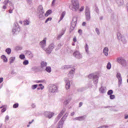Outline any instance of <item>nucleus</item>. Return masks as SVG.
I'll use <instances>...</instances> for the list:
<instances>
[{
    "instance_id": "1",
    "label": "nucleus",
    "mask_w": 128,
    "mask_h": 128,
    "mask_svg": "<svg viewBox=\"0 0 128 128\" xmlns=\"http://www.w3.org/2000/svg\"><path fill=\"white\" fill-rule=\"evenodd\" d=\"M72 10L73 12H76L80 8V4L78 0H72Z\"/></svg>"
},
{
    "instance_id": "2",
    "label": "nucleus",
    "mask_w": 128,
    "mask_h": 128,
    "mask_svg": "<svg viewBox=\"0 0 128 128\" xmlns=\"http://www.w3.org/2000/svg\"><path fill=\"white\" fill-rule=\"evenodd\" d=\"M117 62L120 64L122 66L123 68H126V66L128 63L126 62V60H125L122 57H119L117 58Z\"/></svg>"
},
{
    "instance_id": "3",
    "label": "nucleus",
    "mask_w": 128,
    "mask_h": 128,
    "mask_svg": "<svg viewBox=\"0 0 128 128\" xmlns=\"http://www.w3.org/2000/svg\"><path fill=\"white\" fill-rule=\"evenodd\" d=\"M76 22H78V18L74 17L71 22L70 30V32H72L74 30V28H76Z\"/></svg>"
},
{
    "instance_id": "4",
    "label": "nucleus",
    "mask_w": 128,
    "mask_h": 128,
    "mask_svg": "<svg viewBox=\"0 0 128 128\" xmlns=\"http://www.w3.org/2000/svg\"><path fill=\"white\" fill-rule=\"evenodd\" d=\"M55 48L54 44H50L47 48H46L44 51L46 52V54H50L52 53V52L54 50V49Z\"/></svg>"
},
{
    "instance_id": "5",
    "label": "nucleus",
    "mask_w": 128,
    "mask_h": 128,
    "mask_svg": "<svg viewBox=\"0 0 128 128\" xmlns=\"http://www.w3.org/2000/svg\"><path fill=\"white\" fill-rule=\"evenodd\" d=\"M85 16L86 20H90V8L88 6L86 8Z\"/></svg>"
},
{
    "instance_id": "6",
    "label": "nucleus",
    "mask_w": 128,
    "mask_h": 128,
    "mask_svg": "<svg viewBox=\"0 0 128 128\" xmlns=\"http://www.w3.org/2000/svg\"><path fill=\"white\" fill-rule=\"evenodd\" d=\"M49 92H58V87L56 86L54 84H51L48 86Z\"/></svg>"
},
{
    "instance_id": "7",
    "label": "nucleus",
    "mask_w": 128,
    "mask_h": 128,
    "mask_svg": "<svg viewBox=\"0 0 128 128\" xmlns=\"http://www.w3.org/2000/svg\"><path fill=\"white\" fill-rule=\"evenodd\" d=\"M40 44L44 50H45L46 46V38H44V39L40 42Z\"/></svg>"
},
{
    "instance_id": "8",
    "label": "nucleus",
    "mask_w": 128,
    "mask_h": 128,
    "mask_svg": "<svg viewBox=\"0 0 128 128\" xmlns=\"http://www.w3.org/2000/svg\"><path fill=\"white\" fill-rule=\"evenodd\" d=\"M74 56L76 58H78L80 60V58H82V55L80 52L76 50L73 54Z\"/></svg>"
},
{
    "instance_id": "9",
    "label": "nucleus",
    "mask_w": 128,
    "mask_h": 128,
    "mask_svg": "<svg viewBox=\"0 0 128 128\" xmlns=\"http://www.w3.org/2000/svg\"><path fill=\"white\" fill-rule=\"evenodd\" d=\"M64 82H66V90L70 89V80H68V78H64Z\"/></svg>"
},
{
    "instance_id": "10",
    "label": "nucleus",
    "mask_w": 128,
    "mask_h": 128,
    "mask_svg": "<svg viewBox=\"0 0 128 128\" xmlns=\"http://www.w3.org/2000/svg\"><path fill=\"white\" fill-rule=\"evenodd\" d=\"M116 76L117 78H118V86H120L122 82V75L120 74V73H117Z\"/></svg>"
},
{
    "instance_id": "11",
    "label": "nucleus",
    "mask_w": 128,
    "mask_h": 128,
    "mask_svg": "<svg viewBox=\"0 0 128 128\" xmlns=\"http://www.w3.org/2000/svg\"><path fill=\"white\" fill-rule=\"evenodd\" d=\"M44 115L48 118H52V116H54V113L49 112H46L44 113Z\"/></svg>"
},
{
    "instance_id": "12",
    "label": "nucleus",
    "mask_w": 128,
    "mask_h": 128,
    "mask_svg": "<svg viewBox=\"0 0 128 128\" xmlns=\"http://www.w3.org/2000/svg\"><path fill=\"white\" fill-rule=\"evenodd\" d=\"M74 68H72L70 71L69 73L68 74V76L70 78H72L74 76Z\"/></svg>"
},
{
    "instance_id": "13",
    "label": "nucleus",
    "mask_w": 128,
    "mask_h": 128,
    "mask_svg": "<svg viewBox=\"0 0 128 128\" xmlns=\"http://www.w3.org/2000/svg\"><path fill=\"white\" fill-rule=\"evenodd\" d=\"M66 108H64L62 110V111L60 112V114L58 115L57 117V118H58V120H60V118L62 116L64 112H66Z\"/></svg>"
},
{
    "instance_id": "14",
    "label": "nucleus",
    "mask_w": 128,
    "mask_h": 128,
    "mask_svg": "<svg viewBox=\"0 0 128 128\" xmlns=\"http://www.w3.org/2000/svg\"><path fill=\"white\" fill-rule=\"evenodd\" d=\"M68 116V112H67L64 114V115L63 116V117L62 118V119L60 122H62V124H64V120H66Z\"/></svg>"
},
{
    "instance_id": "15",
    "label": "nucleus",
    "mask_w": 128,
    "mask_h": 128,
    "mask_svg": "<svg viewBox=\"0 0 128 128\" xmlns=\"http://www.w3.org/2000/svg\"><path fill=\"white\" fill-rule=\"evenodd\" d=\"M92 80L94 84H97L98 82V76L96 75H95L94 77H93Z\"/></svg>"
},
{
    "instance_id": "16",
    "label": "nucleus",
    "mask_w": 128,
    "mask_h": 128,
    "mask_svg": "<svg viewBox=\"0 0 128 128\" xmlns=\"http://www.w3.org/2000/svg\"><path fill=\"white\" fill-rule=\"evenodd\" d=\"M103 53L106 56H108V47H105L103 50Z\"/></svg>"
},
{
    "instance_id": "17",
    "label": "nucleus",
    "mask_w": 128,
    "mask_h": 128,
    "mask_svg": "<svg viewBox=\"0 0 128 128\" xmlns=\"http://www.w3.org/2000/svg\"><path fill=\"white\" fill-rule=\"evenodd\" d=\"M38 12H44V8H42V5H40L38 6Z\"/></svg>"
},
{
    "instance_id": "18",
    "label": "nucleus",
    "mask_w": 128,
    "mask_h": 128,
    "mask_svg": "<svg viewBox=\"0 0 128 128\" xmlns=\"http://www.w3.org/2000/svg\"><path fill=\"white\" fill-rule=\"evenodd\" d=\"M26 56H28L29 58H30L34 56L32 53V52H30V51H26Z\"/></svg>"
},
{
    "instance_id": "19",
    "label": "nucleus",
    "mask_w": 128,
    "mask_h": 128,
    "mask_svg": "<svg viewBox=\"0 0 128 128\" xmlns=\"http://www.w3.org/2000/svg\"><path fill=\"white\" fill-rule=\"evenodd\" d=\"M72 68V65L64 66H62V70H68V68Z\"/></svg>"
},
{
    "instance_id": "20",
    "label": "nucleus",
    "mask_w": 128,
    "mask_h": 128,
    "mask_svg": "<svg viewBox=\"0 0 128 128\" xmlns=\"http://www.w3.org/2000/svg\"><path fill=\"white\" fill-rule=\"evenodd\" d=\"M84 118H86V116L77 117L75 119L76 120H84Z\"/></svg>"
},
{
    "instance_id": "21",
    "label": "nucleus",
    "mask_w": 128,
    "mask_h": 128,
    "mask_svg": "<svg viewBox=\"0 0 128 128\" xmlns=\"http://www.w3.org/2000/svg\"><path fill=\"white\" fill-rule=\"evenodd\" d=\"M116 2L118 6H122L124 4V0H116Z\"/></svg>"
},
{
    "instance_id": "22",
    "label": "nucleus",
    "mask_w": 128,
    "mask_h": 128,
    "mask_svg": "<svg viewBox=\"0 0 128 128\" xmlns=\"http://www.w3.org/2000/svg\"><path fill=\"white\" fill-rule=\"evenodd\" d=\"M41 68H46V66L48 63H46V62H41Z\"/></svg>"
},
{
    "instance_id": "23",
    "label": "nucleus",
    "mask_w": 128,
    "mask_h": 128,
    "mask_svg": "<svg viewBox=\"0 0 128 128\" xmlns=\"http://www.w3.org/2000/svg\"><path fill=\"white\" fill-rule=\"evenodd\" d=\"M1 58L2 60L4 62H8V58L6 56L4 55H2L1 56Z\"/></svg>"
},
{
    "instance_id": "24",
    "label": "nucleus",
    "mask_w": 128,
    "mask_h": 128,
    "mask_svg": "<svg viewBox=\"0 0 128 128\" xmlns=\"http://www.w3.org/2000/svg\"><path fill=\"white\" fill-rule=\"evenodd\" d=\"M18 25V23L14 24V28L12 30V32L14 34H15L16 32V26Z\"/></svg>"
},
{
    "instance_id": "25",
    "label": "nucleus",
    "mask_w": 128,
    "mask_h": 128,
    "mask_svg": "<svg viewBox=\"0 0 128 128\" xmlns=\"http://www.w3.org/2000/svg\"><path fill=\"white\" fill-rule=\"evenodd\" d=\"M44 12H41L40 13H38L39 14V18H40V20H42V18H44Z\"/></svg>"
},
{
    "instance_id": "26",
    "label": "nucleus",
    "mask_w": 128,
    "mask_h": 128,
    "mask_svg": "<svg viewBox=\"0 0 128 128\" xmlns=\"http://www.w3.org/2000/svg\"><path fill=\"white\" fill-rule=\"evenodd\" d=\"M120 40L124 44H126V37L124 36H122Z\"/></svg>"
},
{
    "instance_id": "27",
    "label": "nucleus",
    "mask_w": 128,
    "mask_h": 128,
    "mask_svg": "<svg viewBox=\"0 0 128 128\" xmlns=\"http://www.w3.org/2000/svg\"><path fill=\"white\" fill-rule=\"evenodd\" d=\"M6 54H10L12 52V49H10V48H7L6 50Z\"/></svg>"
},
{
    "instance_id": "28",
    "label": "nucleus",
    "mask_w": 128,
    "mask_h": 128,
    "mask_svg": "<svg viewBox=\"0 0 128 128\" xmlns=\"http://www.w3.org/2000/svg\"><path fill=\"white\" fill-rule=\"evenodd\" d=\"M52 12V10H48L45 14V16H48Z\"/></svg>"
},
{
    "instance_id": "29",
    "label": "nucleus",
    "mask_w": 128,
    "mask_h": 128,
    "mask_svg": "<svg viewBox=\"0 0 128 128\" xmlns=\"http://www.w3.org/2000/svg\"><path fill=\"white\" fill-rule=\"evenodd\" d=\"M64 16H66V12H63L60 18V20H62L64 18ZM59 21V22H60Z\"/></svg>"
},
{
    "instance_id": "30",
    "label": "nucleus",
    "mask_w": 128,
    "mask_h": 128,
    "mask_svg": "<svg viewBox=\"0 0 128 128\" xmlns=\"http://www.w3.org/2000/svg\"><path fill=\"white\" fill-rule=\"evenodd\" d=\"M46 70L48 72H52V68L50 66H47L46 67Z\"/></svg>"
},
{
    "instance_id": "31",
    "label": "nucleus",
    "mask_w": 128,
    "mask_h": 128,
    "mask_svg": "<svg viewBox=\"0 0 128 128\" xmlns=\"http://www.w3.org/2000/svg\"><path fill=\"white\" fill-rule=\"evenodd\" d=\"M14 60H16V58L15 57H11L10 58V64H12L14 62Z\"/></svg>"
},
{
    "instance_id": "32",
    "label": "nucleus",
    "mask_w": 128,
    "mask_h": 128,
    "mask_svg": "<svg viewBox=\"0 0 128 128\" xmlns=\"http://www.w3.org/2000/svg\"><path fill=\"white\" fill-rule=\"evenodd\" d=\"M63 122H60L58 123V126L57 127V128H62V124H62Z\"/></svg>"
},
{
    "instance_id": "33",
    "label": "nucleus",
    "mask_w": 128,
    "mask_h": 128,
    "mask_svg": "<svg viewBox=\"0 0 128 128\" xmlns=\"http://www.w3.org/2000/svg\"><path fill=\"white\" fill-rule=\"evenodd\" d=\"M100 91L101 94H104V92H106V90H104V88H100Z\"/></svg>"
},
{
    "instance_id": "34",
    "label": "nucleus",
    "mask_w": 128,
    "mask_h": 128,
    "mask_svg": "<svg viewBox=\"0 0 128 128\" xmlns=\"http://www.w3.org/2000/svg\"><path fill=\"white\" fill-rule=\"evenodd\" d=\"M85 50L86 54H88V45L87 44H86L85 46Z\"/></svg>"
},
{
    "instance_id": "35",
    "label": "nucleus",
    "mask_w": 128,
    "mask_h": 128,
    "mask_svg": "<svg viewBox=\"0 0 128 128\" xmlns=\"http://www.w3.org/2000/svg\"><path fill=\"white\" fill-rule=\"evenodd\" d=\"M24 26H28V24H30V21H28V20H24Z\"/></svg>"
},
{
    "instance_id": "36",
    "label": "nucleus",
    "mask_w": 128,
    "mask_h": 128,
    "mask_svg": "<svg viewBox=\"0 0 128 128\" xmlns=\"http://www.w3.org/2000/svg\"><path fill=\"white\" fill-rule=\"evenodd\" d=\"M108 96H111L112 94H114V91L112 90H109L108 92Z\"/></svg>"
},
{
    "instance_id": "37",
    "label": "nucleus",
    "mask_w": 128,
    "mask_h": 128,
    "mask_svg": "<svg viewBox=\"0 0 128 128\" xmlns=\"http://www.w3.org/2000/svg\"><path fill=\"white\" fill-rule=\"evenodd\" d=\"M84 10V7L83 6H82L80 8H80H78V10L77 11H75V12H82Z\"/></svg>"
},
{
    "instance_id": "38",
    "label": "nucleus",
    "mask_w": 128,
    "mask_h": 128,
    "mask_svg": "<svg viewBox=\"0 0 128 128\" xmlns=\"http://www.w3.org/2000/svg\"><path fill=\"white\" fill-rule=\"evenodd\" d=\"M117 36H118V40H120V38L122 36V34H120V32H118Z\"/></svg>"
},
{
    "instance_id": "39",
    "label": "nucleus",
    "mask_w": 128,
    "mask_h": 128,
    "mask_svg": "<svg viewBox=\"0 0 128 128\" xmlns=\"http://www.w3.org/2000/svg\"><path fill=\"white\" fill-rule=\"evenodd\" d=\"M111 68H112V64H110V62H108L106 66V68H108V70H110Z\"/></svg>"
},
{
    "instance_id": "40",
    "label": "nucleus",
    "mask_w": 128,
    "mask_h": 128,
    "mask_svg": "<svg viewBox=\"0 0 128 128\" xmlns=\"http://www.w3.org/2000/svg\"><path fill=\"white\" fill-rule=\"evenodd\" d=\"M19 58L20 60H24V58H26V56H24V54H20V55Z\"/></svg>"
},
{
    "instance_id": "41",
    "label": "nucleus",
    "mask_w": 128,
    "mask_h": 128,
    "mask_svg": "<svg viewBox=\"0 0 128 128\" xmlns=\"http://www.w3.org/2000/svg\"><path fill=\"white\" fill-rule=\"evenodd\" d=\"M110 100H114L116 98V96L114 94H112L110 96Z\"/></svg>"
},
{
    "instance_id": "42",
    "label": "nucleus",
    "mask_w": 128,
    "mask_h": 128,
    "mask_svg": "<svg viewBox=\"0 0 128 128\" xmlns=\"http://www.w3.org/2000/svg\"><path fill=\"white\" fill-rule=\"evenodd\" d=\"M52 20V18H48L45 21V24H46L48 22H50Z\"/></svg>"
},
{
    "instance_id": "43",
    "label": "nucleus",
    "mask_w": 128,
    "mask_h": 128,
    "mask_svg": "<svg viewBox=\"0 0 128 128\" xmlns=\"http://www.w3.org/2000/svg\"><path fill=\"white\" fill-rule=\"evenodd\" d=\"M96 75H94V74H90L88 76V78L92 79V78H93Z\"/></svg>"
},
{
    "instance_id": "44",
    "label": "nucleus",
    "mask_w": 128,
    "mask_h": 128,
    "mask_svg": "<svg viewBox=\"0 0 128 128\" xmlns=\"http://www.w3.org/2000/svg\"><path fill=\"white\" fill-rule=\"evenodd\" d=\"M23 64H24V66H26V65L28 64V60H25L23 62Z\"/></svg>"
},
{
    "instance_id": "45",
    "label": "nucleus",
    "mask_w": 128,
    "mask_h": 128,
    "mask_svg": "<svg viewBox=\"0 0 128 128\" xmlns=\"http://www.w3.org/2000/svg\"><path fill=\"white\" fill-rule=\"evenodd\" d=\"M14 108H18V103H16L14 104L13 106Z\"/></svg>"
},
{
    "instance_id": "46",
    "label": "nucleus",
    "mask_w": 128,
    "mask_h": 128,
    "mask_svg": "<svg viewBox=\"0 0 128 128\" xmlns=\"http://www.w3.org/2000/svg\"><path fill=\"white\" fill-rule=\"evenodd\" d=\"M8 2H10V0H5L4 2V4H5V6H7Z\"/></svg>"
},
{
    "instance_id": "47",
    "label": "nucleus",
    "mask_w": 128,
    "mask_h": 128,
    "mask_svg": "<svg viewBox=\"0 0 128 128\" xmlns=\"http://www.w3.org/2000/svg\"><path fill=\"white\" fill-rule=\"evenodd\" d=\"M96 32L97 34H98V36H100V30H98V28H96Z\"/></svg>"
},
{
    "instance_id": "48",
    "label": "nucleus",
    "mask_w": 128,
    "mask_h": 128,
    "mask_svg": "<svg viewBox=\"0 0 128 128\" xmlns=\"http://www.w3.org/2000/svg\"><path fill=\"white\" fill-rule=\"evenodd\" d=\"M8 4H9L10 6H12V10H14V4H12V2H10V1H9Z\"/></svg>"
},
{
    "instance_id": "49",
    "label": "nucleus",
    "mask_w": 128,
    "mask_h": 128,
    "mask_svg": "<svg viewBox=\"0 0 128 128\" xmlns=\"http://www.w3.org/2000/svg\"><path fill=\"white\" fill-rule=\"evenodd\" d=\"M32 90H36V88H38V84H34L32 86Z\"/></svg>"
},
{
    "instance_id": "50",
    "label": "nucleus",
    "mask_w": 128,
    "mask_h": 128,
    "mask_svg": "<svg viewBox=\"0 0 128 128\" xmlns=\"http://www.w3.org/2000/svg\"><path fill=\"white\" fill-rule=\"evenodd\" d=\"M60 44H58V46H57L56 48V50H60Z\"/></svg>"
},
{
    "instance_id": "51",
    "label": "nucleus",
    "mask_w": 128,
    "mask_h": 128,
    "mask_svg": "<svg viewBox=\"0 0 128 128\" xmlns=\"http://www.w3.org/2000/svg\"><path fill=\"white\" fill-rule=\"evenodd\" d=\"M10 120V116H6L5 118V122H8Z\"/></svg>"
},
{
    "instance_id": "52",
    "label": "nucleus",
    "mask_w": 128,
    "mask_h": 128,
    "mask_svg": "<svg viewBox=\"0 0 128 128\" xmlns=\"http://www.w3.org/2000/svg\"><path fill=\"white\" fill-rule=\"evenodd\" d=\"M6 108H4L2 110L1 112H6Z\"/></svg>"
},
{
    "instance_id": "53",
    "label": "nucleus",
    "mask_w": 128,
    "mask_h": 128,
    "mask_svg": "<svg viewBox=\"0 0 128 128\" xmlns=\"http://www.w3.org/2000/svg\"><path fill=\"white\" fill-rule=\"evenodd\" d=\"M73 42H76V37H74L73 38Z\"/></svg>"
},
{
    "instance_id": "54",
    "label": "nucleus",
    "mask_w": 128,
    "mask_h": 128,
    "mask_svg": "<svg viewBox=\"0 0 128 128\" xmlns=\"http://www.w3.org/2000/svg\"><path fill=\"white\" fill-rule=\"evenodd\" d=\"M39 86H42V87H41V90H43L44 88V86H42V84H39Z\"/></svg>"
},
{
    "instance_id": "55",
    "label": "nucleus",
    "mask_w": 128,
    "mask_h": 128,
    "mask_svg": "<svg viewBox=\"0 0 128 128\" xmlns=\"http://www.w3.org/2000/svg\"><path fill=\"white\" fill-rule=\"evenodd\" d=\"M32 108H36V104H32Z\"/></svg>"
},
{
    "instance_id": "56",
    "label": "nucleus",
    "mask_w": 128,
    "mask_h": 128,
    "mask_svg": "<svg viewBox=\"0 0 128 128\" xmlns=\"http://www.w3.org/2000/svg\"><path fill=\"white\" fill-rule=\"evenodd\" d=\"M78 34H80L82 32V30H78Z\"/></svg>"
},
{
    "instance_id": "57",
    "label": "nucleus",
    "mask_w": 128,
    "mask_h": 128,
    "mask_svg": "<svg viewBox=\"0 0 128 128\" xmlns=\"http://www.w3.org/2000/svg\"><path fill=\"white\" fill-rule=\"evenodd\" d=\"M62 34H59L58 36V40H60V38H62Z\"/></svg>"
},
{
    "instance_id": "58",
    "label": "nucleus",
    "mask_w": 128,
    "mask_h": 128,
    "mask_svg": "<svg viewBox=\"0 0 128 128\" xmlns=\"http://www.w3.org/2000/svg\"><path fill=\"white\" fill-rule=\"evenodd\" d=\"M86 22H83L82 24V26H86Z\"/></svg>"
},
{
    "instance_id": "59",
    "label": "nucleus",
    "mask_w": 128,
    "mask_h": 128,
    "mask_svg": "<svg viewBox=\"0 0 128 128\" xmlns=\"http://www.w3.org/2000/svg\"><path fill=\"white\" fill-rule=\"evenodd\" d=\"M4 80V78H0V84H1V82H2Z\"/></svg>"
},
{
    "instance_id": "60",
    "label": "nucleus",
    "mask_w": 128,
    "mask_h": 128,
    "mask_svg": "<svg viewBox=\"0 0 128 128\" xmlns=\"http://www.w3.org/2000/svg\"><path fill=\"white\" fill-rule=\"evenodd\" d=\"M56 4V0H53L52 2V6H54Z\"/></svg>"
},
{
    "instance_id": "61",
    "label": "nucleus",
    "mask_w": 128,
    "mask_h": 128,
    "mask_svg": "<svg viewBox=\"0 0 128 128\" xmlns=\"http://www.w3.org/2000/svg\"><path fill=\"white\" fill-rule=\"evenodd\" d=\"M82 106V102H80L79 104V108H80V106Z\"/></svg>"
},
{
    "instance_id": "62",
    "label": "nucleus",
    "mask_w": 128,
    "mask_h": 128,
    "mask_svg": "<svg viewBox=\"0 0 128 128\" xmlns=\"http://www.w3.org/2000/svg\"><path fill=\"white\" fill-rule=\"evenodd\" d=\"M124 118H125V120H127V118H128V115H125V116H124Z\"/></svg>"
},
{
    "instance_id": "63",
    "label": "nucleus",
    "mask_w": 128,
    "mask_h": 128,
    "mask_svg": "<svg viewBox=\"0 0 128 128\" xmlns=\"http://www.w3.org/2000/svg\"><path fill=\"white\" fill-rule=\"evenodd\" d=\"M12 10H13V9H12V10H9V13H10V14H12Z\"/></svg>"
},
{
    "instance_id": "64",
    "label": "nucleus",
    "mask_w": 128,
    "mask_h": 128,
    "mask_svg": "<svg viewBox=\"0 0 128 128\" xmlns=\"http://www.w3.org/2000/svg\"><path fill=\"white\" fill-rule=\"evenodd\" d=\"M2 8L4 10H6V6H4Z\"/></svg>"
}]
</instances>
